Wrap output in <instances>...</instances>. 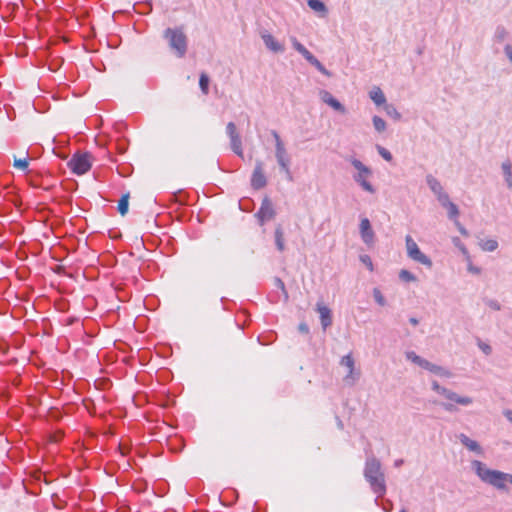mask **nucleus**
<instances>
[{"label": "nucleus", "instance_id": "c756f323", "mask_svg": "<svg viewBox=\"0 0 512 512\" xmlns=\"http://www.w3.org/2000/svg\"><path fill=\"white\" fill-rule=\"evenodd\" d=\"M275 244L279 251H283L285 249L283 232L280 228H277L275 231Z\"/></svg>", "mask_w": 512, "mask_h": 512}, {"label": "nucleus", "instance_id": "f3484780", "mask_svg": "<svg viewBox=\"0 0 512 512\" xmlns=\"http://www.w3.org/2000/svg\"><path fill=\"white\" fill-rule=\"evenodd\" d=\"M316 311L320 316L321 327L325 331L332 325V312L329 307L325 306L321 302L316 304Z\"/></svg>", "mask_w": 512, "mask_h": 512}, {"label": "nucleus", "instance_id": "e433bc0d", "mask_svg": "<svg viewBox=\"0 0 512 512\" xmlns=\"http://www.w3.org/2000/svg\"><path fill=\"white\" fill-rule=\"evenodd\" d=\"M376 148H377L379 155L386 161H391L393 159L392 154L386 148H384L380 145H377Z\"/></svg>", "mask_w": 512, "mask_h": 512}, {"label": "nucleus", "instance_id": "aec40b11", "mask_svg": "<svg viewBox=\"0 0 512 512\" xmlns=\"http://www.w3.org/2000/svg\"><path fill=\"white\" fill-rule=\"evenodd\" d=\"M307 4L320 17H325L328 14V9L321 0H308Z\"/></svg>", "mask_w": 512, "mask_h": 512}, {"label": "nucleus", "instance_id": "6e6d98bb", "mask_svg": "<svg viewBox=\"0 0 512 512\" xmlns=\"http://www.w3.org/2000/svg\"><path fill=\"white\" fill-rule=\"evenodd\" d=\"M417 53H418L419 55H421V54H422V50H421V49H418Z\"/></svg>", "mask_w": 512, "mask_h": 512}, {"label": "nucleus", "instance_id": "09e8293b", "mask_svg": "<svg viewBox=\"0 0 512 512\" xmlns=\"http://www.w3.org/2000/svg\"><path fill=\"white\" fill-rule=\"evenodd\" d=\"M503 414L507 420L512 423V410H505Z\"/></svg>", "mask_w": 512, "mask_h": 512}, {"label": "nucleus", "instance_id": "79ce46f5", "mask_svg": "<svg viewBox=\"0 0 512 512\" xmlns=\"http://www.w3.org/2000/svg\"><path fill=\"white\" fill-rule=\"evenodd\" d=\"M309 63L314 60L315 56L307 49L305 48L303 52L300 53Z\"/></svg>", "mask_w": 512, "mask_h": 512}, {"label": "nucleus", "instance_id": "39448f33", "mask_svg": "<svg viewBox=\"0 0 512 512\" xmlns=\"http://www.w3.org/2000/svg\"><path fill=\"white\" fill-rule=\"evenodd\" d=\"M350 163L357 170V173L353 175V180L366 192L371 194L375 193V188L369 182V178L372 176V170L364 165L360 160L356 158H350Z\"/></svg>", "mask_w": 512, "mask_h": 512}, {"label": "nucleus", "instance_id": "58836bf2", "mask_svg": "<svg viewBox=\"0 0 512 512\" xmlns=\"http://www.w3.org/2000/svg\"><path fill=\"white\" fill-rule=\"evenodd\" d=\"M360 261L367 266V268L372 271L373 270V263L369 255L363 254L360 255Z\"/></svg>", "mask_w": 512, "mask_h": 512}, {"label": "nucleus", "instance_id": "393cba45", "mask_svg": "<svg viewBox=\"0 0 512 512\" xmlns=\"http://www.w3.org/2000/svg\"><path fill=\"white\" fill-rule=\"evenodd\" d=\"M509 36V32L503 25H498L495 28L494 35H493V41L496 43H502L505 41Z\"/></svg>", "mask_w": 512, "mask_h": 512}, {"label": "nucleus", "instance_id": "c85d7f7f", "mask_svg": "<svg viewBox=\"0 0 512 512\" xmlns=\"http://www.w3.org/2000/svg\"><path fill=\"white\" fill-rule=\"evenodd\" d=\"M374 129L378 133H382L386 130V122L380 116L374 115L372 118Z\"/></svg>", "mask_w": 512, "mask_h": 512}, {"label": "nucleus", "instance_id": "ea45409f", "mask_svg": "<svg viewBox=\"0 0 512 512\" xmlns=\"http://www.w3.org/2000/svg\"><path fill=\"white\" fill-rule=\"evenodd\" d=\"M291 42L293 48L298 52L301 53L306 48L302 43H300L296 37H291Z\"/></svg>", "mask_w": 512, "mask_h": 512}, {"label": "nucleus", "instance_id": "5fc2aeb1", "mask_svg": "<svg viewBox=\"0 0 512 512\" xmlns=\"http://www.w3.org/2000/svg\"><path fill=\"white\" fill-rule=\"evenodd\" d=\"M338 427H339L340 429H342V428H343V423H342V421H341V420H339V419H338Z\"/></svg>", "mask_w": 512, "mask_h": 512}, {"label": "nucleus", "instance_id": "8fccbe9b", "mask_svg": "<svg viewBox=\"0 0 512 512\" xmlns=\"http://www.w3.org/2000/svg\"><path fill=\"white\" fill-rule=\"evenodd\" d=\"M409 322H410L413 326H417V325L419 324L418 319H417V318H415V317H411V318L409 319Z\"/></svg>", "mask_w": 512, "mask_h": 512}, {"label": "nucleus", "instance_id": "603ef678", "mask_svg": "<svg viewBox=\"0 0 512 512\" xmlns=\"http://www.w3.org/2000/svg\"><path fill=\"white\" fill-rule=\"evenodd\" d=\"M402 464H403V460H402V459H400V460H396V461H395V466H396V467H399V466H400V465H402Z\"/></svg>", "mask_w": 512, "mask_h": 512}, {"label": "nucleus", "instance_id": "bb28decb", "mask_svg": "<svg viewBox=\"0 0 512 512\" xmlns=\"http://www.w3.org/2000/svg\"><path fill=\"white\" fill-rule=\"evenodd\" d=\"M384 110L386 114L395 121L401 120V113L393 104H385Z\"/></svg>", "mask_w": 512, "mask_h": 512}, {"label": "nucleus", "instance_id": "20e7f679", "mask_svg": "<svg viewBox=\"0 0 512 512\" xmlns=\"http://www.w3.org/2000/svg\"><path fill=\"white\" fill-rule=\"evenodd\" d=\"M163 37L168 41L170 49L178 58H183L187 52V36L181 27L167 28Z\"/></svg>", "mask_w": 512, "mask_h": 512}, {"label": "nucleus", "instance_id": "49530a36", "mask_svg": "<svg viewBox=\"0 0 512 512\" xmlns=\"http://www.w3.org/2000/svg\"><path fill=\"white\" fill-rule=\"evenodd\" d=\"M108 235L110 238H118L120 236L119 232L117 231L116 228H112V229H109L108 230Z\"/></svg>", "mask_w": 512, "mask_h": 512}, {"label": "nucleus", "instance_id": "412c9836", "mask_svg": "<svg viewBox=\"0 0 512 512\" xmlns=\"http://www.w3.org/2000/svg\"><path fill=\"white\" fill-rule=\"evenodd\" d=\"M440 204L447 210L449 219L451 221H454L459 214V210H458V207L456 206V204H454L453 202L450 201L449 196L446 198V201H443Z\"/></svg>", "mask_w": 512, "mask_h": 512}, {"label": "nucleus", "instance_id": "2eb2a0df", "mask_svg": "<svg viewBox=\"0 0 512 512\" xmlns=\"http://www.w3.org/2000/svg\"><path fill=\"white\" fill-rule=\"evenodd\" d=\"M261 39L263 40L267 49L274 53H282L285 50L283 44L275 39V37L270 34L268 31H263L260 33Z\"/></svg>", "mask_w": 512, "mask_h": 512}, {"label": "nucleus", "instance_id": "6ab92c4d", "mask_svg": "<svg viewBox=\"0 0 512 512\" xmlns=\"http://www.w3.org/2000/svg\"><path fill=\"white\" fill-rule=\"evenodd\" d=\"M360 236L369 248L373 247L375 243V233L372 226H360Z\"/></svg>", "mask_w": 512, "mask_h": 512}, {"label": "nucleus", "instance_id": "6e6552de", "mask_svg": "<svg viewBox=\"0 0 512 512\" xmlns=\"http://www.w3.org/2000/svg\"><path fill=\"white\" fill-rule=\"evenodd\" d=\"M406 250L407 255L410 259L425 265L428 268L432 267L431 259L421 252L417 243L412 239L411 236H406Z\"/></svg>", "mask_w": 512, "mask_h": 512}, {"label": "nucleus", "instance_id": "72a5a7b5", "mask_svg": "<svg viewBox=\"0 0 512 512\" xmlns=\"http://www.w3.org/2000/svg\"><path fill=\"white\" fill-rule=\"evenodd\" d=\"M399 278H400L402 281H405V282H413V281H416V277L414 276V274H412L410 271L405 270V269H402V270L399 272Z\"/></svg>", "mask_w": 512, "mask_h": 512}, {"label": "nucleus", "instance_id": "423d86ee", "mask_svg": "<svg viewBox=\"0 0 512 512\" xmlns=\"http://www.w3.org/2000/svg\"><path fill=\"white\" fill-rule=\"evenodd\" d=\"M405 356L407 360L411 361L412 363L418 365L419 367L433 374H436L444 378L452 377V373L448 369L422 358L421 356L417 355L414 351H407L405 353Z\"/></svg>", "mask_w": 512, "mask_h": 512}, {"label": "nucleus", "instance_id": "37998d69", "mask_svg": "<svg viewBox=\"0 0 512 512\" xmlns=\"http://www.w3.org/2000/svg\"><path fill=\"white\" fill-rule=\"evenodd\" d=\"M504 52L507 58L512 62V46L510 44L505 45Z\"/></svg>", "mask_w": 512, "mask_h": 512}, {"label": "nucleus", "instance_id": "a878e982", "mask_svg": "<svg viewBox=\"0 0 512 512\" xmlns=\"http://www.w3.org/2000/svg\"><path fill=\"white\" fill-rule=\"evenodd\" d=\"M461 252L465 256V259L467 261V270L472 274L479 275L481 273V268L474 266L472 264L469 252L466 249V247H461Z\"/></svg>", "mask_w": 512, "mask_h": 512}, {"label": "nucleus", "instance_id": "7ed1b4c3", "mask_svg": "<svg viewBox=\"0 0 512 512\" xmlns=\"http://www.w3.org/2000/svg\"><path fill=\"white\" fill-rule=\"evenodd\" d=\"M431 388L433 391L438 393L439 395L443 396L445 399L449 400L450 402H442L440 403V406L449 413H456L458 412V408L455 404H459L462 406H469L473 403V399L469 396H462L457 394L456 392L441 386L436 380H433L431 382Z\"/></svg>", "mask_w": 512, "mask_h": 512}, {"label": "nucleus", "instance_id": "ddd939ff", "mask_svg": "<svg viewBox=\"0 0 512 512\" xmlns=\"http://www.w3.org/2000/svg\"><path fill=\"white\" fill-rule=\"evenodd\" d=\"M256 216L261 222H269L273 220L275 216V210L271 200L268 197L263 199L261 207L256 213Z\"/></svg>", "mask_w": 512, "mask_h": 512}, {"label": "nucleus", "instance_id": "f257e3e1", "mask_svg": "<svg viewBox=\"0 0 512 512\" xmlns=\"http://www.w3.org/2000/svg\"><path fill=\"white\" fill-rule=\"evenodd\" d=\"M471 468L483 483L488 484L497 490L506 491V483L509 482L512 484V474L490 469L486 464L479 460H472Z\"/></svg>", "mask_w": 512, "mask_h": 512}, {"label": "nucleus", "instance_id": "1a4fd4ad", "mask_svg": "<svg viewBox=\"0 0 512 512\" xmlns=\"http://www.w3.org/2000/svg\"><path fill=\"white\" fill-rule=\"evenodd\" d=\"M226 133L230 139L232 151L239 157H243L242 140L234 122L226 125Z\"/></svg>", "mask_w": 512, "mask_h": 512}, {"label": "nucleus", "instance_id": "a19ab883", "mask_svg": "<svg viewBox=\"0 0 512 512\" xmlns=\"http://www.w3.org/2000/svg\"><path fill=\"white\" fill-rule=\"evenodd\" d=\"M271 135L275 140V148L279 147V145L284 146V143L276 130H271Z\"/></svg>", "mask_w": 512, "mask_h": 512}, {"label": "nucleus", "instance_id": "3c124183", "mask_svg": "<svg viewBox=\"0 0 512 512\" xmlns=\"http://www.w3.org/2000/svg\"><path fill=\"white\" fill-rule=\"evenodd\" d=\"M460 232H461L462 235H465V236L468 235V232H467V230L465 229L464 226H460Z\"/></svg>", "mask_w": 512, "mask_h": 512}, {"label": "nucleus", "instance_id": "4c0bfd02", "mask_svg": "<svg viewBox=\"0 0 512 512\" xmlns=\"http://www.w3.org/2000/svg\"><path fill=\"white\" fill-rule=\"evenodd\" d=\"M485 304L495 311L501 310V304L495 299H486Z\"/></svg>", "mask_w": 512, "mask_h": 512}, {"label": "nucleus", "instance_id": "7c9ffc66", "mask_svg": "<svg viewBox=\"0 0 512 512\" xmlns=\"http://www.w3.org/2000/svg\"><path fill=\"white\" fill-rule=\"evenodd\" d=\"M274 285H275L276 288L281 290L284 302H287L288 299H289V294H288V292H287V290L285 288L284 282L280 278L276 277L274 279Z\"/></svg>", "mask_w": 512, "mask_h": 512}, {"label": "nucleus", "instance_id": "dca6fc26", "mask_svg": "<svg viewBox=\"0 0 512 512\" xmlns=\"http://www.w3.org/2000/svg\"><path fill=\"white\" fill-rule=\"evenodd\" d=\"M320 99L333 108L335 111H338L341 114L346 113V108L343 104H341L330 92L327 90H321L319 92Z\"/></svg>", "mask_w": 512, "mask_h": 512}, {"label": "nucleus", "instance_id": "a211bd4d", "mask_svg": "<svg viewBox=\"0 0 512 512\" xmlns=\"http://www.w3.org/2000/svg\"><path fill=\"white\" fill-rule=\"evenodd\" d=\"M458 439L460 440L462 445H464L470 451L475 452L480 456L484 454V451L480 444L477 441L470 439L467 435L461 433L460 435H458Z\"/></svg>", "mask_w": 512, "mask_h": 512}, {"label": "nucleus", "instance_id": "f03ea898", "mask_svg": "<svg viewBox=\"0 0 512 512\" xmlns=\"http://www.w3.org/2000/svg\"><path fill=\"white\" fill-rule=\"evenodd\" d=\"M365 480L369 483L371 490L382 497L386 493L385 474L382 470V464L374 455L366 458L363 471Z\"/></svg>", "mask_w": 512, "mask_h": 512}, {"label": "nucleus", "instance_id": "f8f14e48", "mask_svg": "<svg viewBox=\"0 0 512 512\" xmlns=\"http://www.w3.org/2000/svg\"><path fill=\"white\" fill-rule=\"evenodd\" d=\"M267 184V179L264 174L263 162L257 160L251 176V186L255 190L264 188Z\"/></svg>", "mask_w": 512, "mask_h": 512}, {"label": "nucleus", "instance_id": "de8ad7c7", "mask_svg": "<svg viewBox=\"0 0 512 512\" xmlns=\"http://www.w3.org/2000/svg\"><path fill=\"white\" fill-rule=\"evenodd\" d=\"M452 241H453L454 245H455L456 247H458L460 250H461V247H465V246L461 243V241H460V239H459L458 237H454V238L452 239Z\"/></svg>", "mask_w": 512, "mask_h": 512}, {"label": "nucleus", "instance_id": "9d476101", "mask_svg": "<svg viewBox=\"0 0 512 512\" xmlns=\"http://www.w3.org/2000/svg\"><path fill=\"white\" fill-rule=\"evenodd\" d=\"M340 365L348 369V373L344 377V382L347 385H354L359 379L360 372L355 371V362L351 354L343 356L340 360Z\"/></svg>", "mask_w": 512, "mask_h": 512}, {"label": "nucleus", "instance_id": "f704fd0d", "mask_svg": "<svg viewBox=\"0 0 512 512\" xmlns=\"http://www.w3.org/2000/svg\"><path fill=\"white\" fill-rule=\"evenodd\" d=\"M199 85L203 93H208L209 77L206 74H201L199 79Z\"/></svg>", "mask_w": 512, "mask_h": 512}, {"label": "nucleus", "instance_id": "cd10ccee", "mask_svg": "<svg viewBox=\"0 0 512 512\" xmlns=\"http://www.w3.org/2000/svg\"><path fill=\"white\" fill-rule=\"evenodd\" d=\"M129 208V194H124L118 202L117 210L121 215H125Z\"/></svg>", "mask_w": 512, "mask_h": 512}, {"label": "nucleus", "instance_id": "5701e85b", "mask_svg": "<svg viewBox=\"0 0 512 512\" xmlns=\"http://www.w3.org/2000/svg\"><path fill=\"white\" fill-rule=\"evenodd\" d=\"M369 96L371 100L378 106L386 104V97L379 87H375L373 90H371Z\"/></svg>", "mask_w": 512, "mask_h": 512}, {"label": "nucleus", "instance_id": "4d7b16f0", "mask_svg": "<svg viewBox=\"0 0 512 512\" xmlns=\"http://www.w3.org/2000/svg\"><path fill=\"white\" fill-rule=\"evenodd\" d=\"M399 512H407L405 509L400 510Z\"/></svg>", "mask_w": 512, "mask_h": 512}, {"label": "nucleus", "instance_id": "c03bdc74", "mask_svg": "<svg viewBox=\"0 0 512 512\" xmlns=\"http://www.w3.org/2000/svg\"><path fill=\"white\" fill-rule=\"evenodd\" d=\"M480 349L486 354V355H489L492 351L490 345L486 344V343H481L479 345Z\"/></svg>", "mask_w": 512, "mask_h": 512}, {"label": "nucleus", "instance_id": "2f4dec72", "mask_svg": "<svg viewBox=\"0 0 512 512\" xmlns=\"http://www.w3.org/2000/svg\"><path fill=\"white\" fill-rule=\"evenodd\" d=\"M310 64L314 66L323 75L328 77L331 76V73L324 67V65L316 57L314 58L313 61H311Z\"/></svg>", "mask_w": 512, "mask_h": 512}, {"label": "nucleus", "instance_id": "b1692460", "mask_svg": "<svg viewBox=\"0 0 512 512\" xmlns=\"http://www.w3.org/2000/svg\"><path fill=\"white\" fill-rule=\"evenodd\" d=\"M501 168H502V171H503V174L505 177V182H506L508 188L512 190V164H511V162L509 160L504 161L501 165Z\"/></svg>", "mask_w": 512, "mask_h": 512}, {"label": "nucleus", "instance_id": "473e14b6", "mask_svg": "<svg viewBox=\"0 0 512 512\" xmlns=\"http://www.w3.org/2000/svg\"><path fill=\"white\" fill-rule=\"evenodd\" d=\"M13 166L15 168L23 170V171L27 170V168L29 166L28 159L27 158L19 159V158L14 157Z\"/></svg>", "mask_w": 512, "mask_h": 512}, {"label": "nucleus", "instance_id": "0eeeda50", "mask_svg": "<svg viewBox=\"0 0 512 512\" xmlns=\"http://www.w3.org/2000/svg\"><path fill=\"white\" fill-rule=\"evenodd\" d=\"M91 158L90 153L77 152L72 155L67 165L74 174L83 175L87 173L92 166Z\"/></svg>", "mask_w": 512, "mask_h": 512}, {"label": "nucleus", "instance_id": "4be33fe9", "mask_svg": "<svg viewBox=\"0 0 512 512\" xmlns=\"http://www.w3.org/2000/svg\"><path fill=\"white\" fill-rule=\"evenodd\" d=\"M478 245L483 251L493 252L498 248V242L495 239H484L478 237Z\"/></svg>", "mask_w": 512, "mask_h": 512}, {"label": "nucleus", "instance_id": "9b49d317", "mask_svg": "<svg viewBox=\"0 0 512 512\" xmlns=\"http://www.w3.org/2000/svg\"><path fill=\"white\" fill-rule=\"evenodd\" d=\"M275 158L281 171L284 172L289 179H291V158L285 148V145H279V147L275 148Z\"/></svg>", "mask_w": 512, "mask_h": 512}, {"label": "nucleus", "instance_id": "4468645a", "mask_svg": "<svg viewBox=\"0 0 512 512\" xmlns=\"http://www.w3.org/2000/svg\"><path fill=\"white\" fill-rule=\"evenodd\" d=\"M426 183L430 190L434 193L439 203L446 201L449 196L443 189L441 183L432 174L426 175Z\"/></svg>", "mask_w": 512, "mask_h": 512}, {"label": "nucleus", "instance_id": "c9c22d12", "mask_svg": "<svg viewBox=\"0 0 512 512\" xmlns=\"http://www.w3.org/2000/svg\"><path fill=\"white\" fill-rule=\"evenodd\" d=\"M373 297H374L375 301L380 306H385L386 305V300H385L383 294L381 293V291L378 288H374L373 289Z\"/></svg>", "mask_w": 512, "mask_h": 512}, {"label": "nucleus", "instance_id": "864d4df0", "mask_svg": "<svg viewBox=\"0 0 512 512\" xmlns=\"http://www.w3.org/2000/svg\"><path fill=\"white\" fill-rule=\"evenodd\" d=\"M360 224H370V222L367 218H363Z\"/></svg>", "mask_w": 512, "mask_h": 512}, {"label": "nucleus", "instance_id": "a18cd8bd", "mask_svg": "<svg viewBox=\"0 0 512 512\" xmlns=\"http://www.w3.org/2000/svg\"><path fill=\"white\" fill-rule=\"evenodd\" d=\"M298 330L303 333V334H308L309 333V327L306 323H300L299 326H298Z\"/></svg>", "mask_w": 512, "mask_h": 512}]
</instances>
